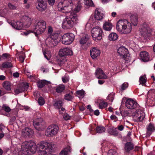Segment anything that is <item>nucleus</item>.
I'll return each instance as SVG.
<instances>
[{
  "mask_svg": "<svg viewBox=\"0 0 155 155\" xmlns=\"http://www.w3.org/2000/svg\"><path fill=\"white\" fill-rule=\"evenodd\" d=\"M2 109L4 110L5 111L9 112L11 110V109L10 107L6 105L5 104H4L2 106Z\"/></svg>",
  "mask_w": 155,
  "mask_h": 155,
  "instance_id": "nucleus-45",
  "label": "nucleus"
},
{
  "mask_svg": "<svg viewBox=\"0 0 155 155\" xmlns=\"http://www.w3.org/2000/svg\"><path fill=\"white\" fill-rule=\"evenodd\" d=\"M46 52L45 51H43V53L45 57L48 60H49L50 59V58L49 57H48L46 55Z\"/></svg>",
  "mask_w": 155,
  "mask_h": 155,
  "instance_id": "nucleus-64",
  "label": "nucleus"
},
{
  "mask_svg": "<svg viewBox=\"0 0 155 155\" xmlns=\"http://www.w3.org/2000/svg\"><path fill=\"white\" fill-rule=\"evenodd\" d=\"M63 117L65 120H68L70 118V117L67 114H65L63 116Z\"/></svg>",
  "mask_w": 155,
  "mask_h": 155,
  "instance_id": "nucleus-55",
  "label": "nucleus"
},
{
  "mask_svg": "<svg viewBox=\"0 0 155 155\" xmlns=\"http://www.w3.org/2000/svg\"><path fill=\"white\" fill-rule=\"evenodd\" d=\"M75 36L72 33H67L64 35L62 39H74Z\"/></svg>",
  "mask_w": 155,
  "mask_h": 155,
  "instance_id": "nucleus-36",
  "label": "nucleus"
},
{
  "mask_svg": "<svg viewBox=\"0 0 155 155\" xmlns=\"http://www.w3.org/2000/svg\"><path fill=\"white\" fill-rule=\"evenodd\" d=\"M16 51L17 53L16 54V56L17 57H18L19 60L20 61L23 62L25 59V53L23 51L18 52V51Z\"/></svg>",
  "mask_w": 155,
  "mask_h": 155,
  "instance_id": "nucleus-29",
  "label": "nucleus"
},
{
  "mask_svg": "<svg viewBox=\"0 0 155 155\" xmlns=\"http://www.w3.org/2000/svg\"><path fill=\"white\" fill-rule=\"evenodd\" d=\"M101 53L100 50L96 49L95 48H91L90 50V55L92 59L96 58L99 56Z\"/></svg>",
  "mask_w": 155,
  "mask_h": 155,
  "instance_id": "nucleus-22",
  "label": "nucleus"
},
{
  "mask_svg": "<svg viewBox=\"0 0 155 155\" xmlns=\"http://www.w3.org/2000/svg\"><path fill=\"white\" fill-rule=\"evenodd\" d=\"M47 7V2L44 0H39L36 4L37 8L41 12L44 11Z\"/></svg>",
  "mask_w": 155,
  "mask_h": 155,
  "instance_id": "nucleus-16",
  "label": "nucleus"
},
{
  "mask_svg": "<svg viewBox=\"0 0 155 155\" xmlns=\"http://www.w3.org/2000/svg\"><path fill=\"white\" fill-rule=\"evenodd\" d=\"M107 106V103L105 102H102L99 104V107L100 109H102L106 107Z\"/></svg>",
  "mask_w": 155,
  "mask_h": 155,
  "instance_id": "nucleus-46",
  "label": "nucleus"
},
{
  "mask_svg": "<svg viewBox=\"0 0 155 155\" xmlns=\"http://www.w3.org/2000/svg\"><path fill=\"white\" fill-rule=\"evenodd\" d=\"M116 28L118 31L125 34L130 33L132 30L131 24L125 19L119 20L117 23Z\"/></svg>",
  "mask_w": 155,
  "mask_h": 155,
  "instance_id": "nucleus-3",
  "label": "nucleus"
},
{
  "mask_svg": "<svg viewBox=\"0 0 155 155\" xmlns=\"http://www.w3.org/2000/svg\"><path fill=\"white\" fill-rule=\"evenodd\" d=\"M81 8V5L80 3H78L77 6L74 9V11L72 12L71 13H74L76 14L79 11Z\"/></svg>",
  "mask_w": 155,
  "mask_h": 155,
  "instance_id": "nucleus-44",
  "label": "nucleus"
},
{
  "mask_svg": "<svg viewBox=\"0 0 155 155\" xmlns=\"http://www.w3.org/2000/svg\"><path fill=\"white\" fill-rule=\"evenodd\" d=\"M38 102L40 105H43L45 103L44 99L42 97H40L38 99Z\"/></svg>",
  "mask_w": 155,
  "mask_h": 155,
  "instance_id": "nucleus-48",
  "label": "nucleus"
},
{
  "mask_svg": "<svg viewBox=\"0 0 155 155\" xmlns=\"http://www.w3.org/2000/svg\"><path fill=\"white\" fill-rule=\"evenodd\" d=\"M21 149L24 151L28 152L30 151L31 153L34 154L36 151V144L31 141H26L22 143Z\"/></svg>",
  "mask_w": 155,
  "mask_h": 155,
  "instance_id": "nucleus-4",
  "label": "nucleus"
},
{
  "mask_svg": "<svg viewBox=\"0 0 155 155\" xmlns=\"http://www.w3.org/2000/svg\"><path fill=\"white\" fill-rule=\"evenodd\" d=\"M114 98V95L113 94H109L107 98V100H109L111 102L113 101Z\"/></svg>",
  "mask_w": 155,
  "mask_h": 155,
  "instance_id": "nucleus-51",
  "label": "nucleus"
},
{
  "mask_svg": "<svg viewBox=\"0 0 155 155\" xmlns=\"http://www.w3.org/2000/svg\"><path fill=\"white\" fill-rule=\"evenodd\" d=\"M27 24H26V26L27 28L29 27L30 25H31V19L30 18L29 20H28V21H27Z\"/></svg>",
  "mask_w": 155,
  "mask_h": 155,
  "instance_id": "nucleus-56",
  "label": "nucleus"
},
{
  "mask_svg": "<svg viewBox=\"0 0 155 155\" xmlns=\"http://www.w3.org/2000/svg\"><path fill=\"white\" fill-rule=\"evenodd\" d=\"M33 131L31 128L26 127L22 131V135L25 138L30 137L33 134Z\"/></svg>",
  "mask_w": 155,
  "mask_h": 155,
  "instance_id": "nucleus-18",
  "label": "nucleus"
},
{
  "mask_svg": "<svg viewBox=\"0 0 155 155\" xmlns=\"http://www.w3.org/2000/svg\"><path fill=\"white\" fill-rule=\"evenodd\" d=\"M58 127L55 124H52L48 127L45 132V135L47 137H53L55 135L58 133Z\"/></svg>",
  "mask_w": 155,
  "mask_h": 155,
  "instance_id": "nucleus-7",
  "label": "nucleus"
},
{
  "mask_svg": "<svg viewBox=\"0 0 155 155\" xmlns=\"http://www.w3.org/2000/svg\"><path fill=\"white\" fill-rule=\"evenodd\" d=\"M85 92L83 90H80L77 91V94L80 98H83L84 96Z\"/></svg>",
  "mask_w": 155,
  "mask_h": 155,
  "instance_id": "nucleus-42",
  "label": "nucleus"
},
{
  "mask_svg": "<svg viewBox=\"0 0 155 155\" xmlns=\"http://www.w3.org/2000/svg\"><path fill=\"white\" fill-rule=\"evenodd\" d=\"M128 84L127 82L123 83L121 86V88L122 90H124L126 89L128 87Z\"/></svg>",
  "mask_w": 155,
  "mask_h": 155,
  "instance_id": "nucleus-50",
  "label": "nucleus"
},
{
  "mask_svg": "<svg viewBox=\"0 0 155 155\" xmlns=\"http://www.w3.org/2000/svg\"><path fill=\"white\" fill-rule=\"evenodd\" d=\"M61 41V39H46V45L49 47H52L56 46Z\"/></svg>",
  "mask_w": 155,
  "mask_h": 155,
  "instance_id": "nucleus-19",
  "label": "nucleus"
},
{
  "mask_svg": "<svg viewBox=\"0 0 155 155\" xmlns=\"http://www.w3.org/2000/svg\"><path fill=\"white\" fill-rule=\"evenodd\" d=\"M53 149V145L46 141H42L36 145V151L38 155H47Z\"/></svg>",
  "mask_w": 155,
  "mask_h": 155,
  "instance_id": "nucleus-2",
  "label": "nucleus"
},
{
  "mask_svg": "<svg viewBox=\"0 0 155 155\" xmlns=\"http://www.w3.org/2000/svg\"><path fill=\"white\" fill-rule=\"evenodd\" d=\"M140 58L144 62L147 61L149 60V56L148 53L146 51L141 52L140 53Z\"/></svg>",
  "mask_w": 155,
  "mask_h": 155,
  "instance_id": "nucleus-25",
  "label": "nucleus"
},
{
  "mask_svg": "<svg viewBox=\"0 0 155 155\" xmlns=\"http://www.w3.org/2000/svg\"><path fill=\"white\" fill-rule=\"evenodd\" d=\"M78 22V15L74 13H71L64 19L62 27L64 29H69L72 28Z\"/></svg>",
  "mask_w": 155,
  "mask_h": 155,
  "instance_id": "nucleus-1",
  "label": "nucleus"
},
{
  "mask_svg": "<svg viewBox=\"0 0 155 155\" xmlns=\"http://www.w3.org/2000/svg\"><path fill=\"white\" fill-rule=\"evenodd\" d=\"M13 76L15 78H18L19 76V74L18 72H15L13 73Z\"/></svg>",
  "mask_w": 155,
  "mask_h": 155,
  "instance_id": "nucleus-60",
  "label": "nucleus"
},
{
  "mask_svg": "<svg viewBox=\"0 0 155 155\" xmlns=\"http://www.w3.org/2000/svg\"><path fill=\"white\" fill-rule=\"evenodd\" d=\"M9 24L12 25V27L17 30H21L24 29V25L23 23L20 21H17L15 23L13 21L9 22Z\"/></svg>",
  "mask_w": 155,
  "mask_h": 155,
  "instance_id": "nucleus-21",
  "label": "nucleus"
},
{
  "mask_svg": "<svg viewBox=\"0 0 155 155\" xmlns=\"http://www.w3.org/2000/svg\"><path fill=\"white\" fill-rule=\"evenodd\" d=\"M48 38L50 39H58L59 35L58 33L53 32L52 27L49 26L48 27Z\"/></svg>",
  "mask_w": 155,
  "mask_h": 155,
  "instance_id": "nucleus-17",
  "label": "nucleus"
},
{
  "mask_svg": "<svg viewBox=\"0 0 155 155\" xmlns=\"http://www.w3.org/2000/svg\"><path fill=\"white\" fill-rule=\"evenodd\" d=\"M117 53L120 56L126 61H128L130 59L128 50L125 47L122 46L119 48L117 49Z\"/></svg>",
  "mask_w": 155,
  "mask_h": 155,
  "instance_id": "nucleus-10",
  "label": "nucleus"
},
{
  "mask_svg": "<svg viewBox=\"0 0 155 155\" xmlns=\"http://www.w3.org/2000/svg\"><path fill=\"white\" fill-rule=\"evenodd\" d=\"M87 108L91 112H92L93 111V110L91 108V106L90 105L87 106Z\"/></svg>",
  "mask_w": 155,
  "mask_h": 155,
  "instance_id": "nucleus-62",
  "label": "nucleus"
},
{
  "mask_svg": "<svg viewBox=\"0 0 155 155\" xmlns=\"http://www.w3.org/2000/svg\"><path fill=\"white\" fill-rule=\"evenodd\" d=\"M107 154L108 155H117L116 151L112 149L109 150Z\"/></svg>",
  "mask_w": 155,
  "mask_h": 155,
  "instance_id": "nucleus-52",
  "label": "nucleus"
},
{
  "mask_svg": "<svg viewBox=\"0 0 155 155\" xmlns=\"http://www.w3.org/2000/svg\"><path fill=\"white\" fill-rule=\"evenodd\" d=\"M65 88V86L64 85L62 84H60L56 87L55 91L57 93H60L64 91Z\"/></svg>",
  "mask_w": 155,
  "mask_h": 155,
  "instance_id": "nucleus-34",
  "label": "nucleus"
},
{
  "mask_svg": "<svg viewBox=\"0 0 155 155\" xmlns=\"http://www.w3.org/2000/svg\"><path fill=\"white\" fill-rule=\"evenodd\" d=\"M51 84L50 81L45 80H41L37 82V85L39 88H42L46 85Z\"/></svg>",
  "mask_w": 155,
  "mask_h": 155,
  "instance_id": "nucleus-27",
  "label": "nucleus"
},
{
  "mask_svg": "<svg viewBox=\"0 0 155 155\" xmlns=\"http://www.w3.org/2000/svg\"><path fill=\"white\" fill-rule=\"evenodd\" d=\"M87 39H81L80 41V43L81 44L83 45L87 42Z\"/></svg>",
  "mask_w": 155,
  "mask_h": 155,
  "instance_id": "nucleus-57",
  "label": "nucleus"
},
{
  "mask_svg": "<svg viewBox=\"0 0 155 155\" xmlns=\"http://www.w3.org/2000/svg\"><path fill=\"white\" fill-rule=\"evenodd\" d=\"M2 67L3 68H10L12 67L13 66L11 62L6 61L2 64Z\"/></svg>",
  "mask_w": 155,
  "mask_h": 155,
  "instance_id": "nucleus-39",
  "label": "nucleus"
},
{
  "mask_svg": "<svg viewBox=\"0 0 155 155\" xmlns=\"http://www.w3.org/2000/svg\"><path fill=\"white\" fill-rule=\"evenodd\" d=\"M118 38L117 34L114 32L111 33L109 35V39H117Z\"/></svg>",
  "mask_w": 155,
  "mask_h": 155,
  "instance_id": "nucleus-43",
  "label": "nucleus"
},
{
  "mask_svg": "<svg viewBox=\"0 0 155 155\" xmlns=\"http://www.w3.org/2000/svg\"><path fill=\"white\" fill-rule=\"evenodd\" d=\"M117 128L119 130L122 131L124 128V127L122 125H119L117 127Z\"/></svg>",
  "mask_w": 155,
  "mask_h": 155,
  "instance_id": "nucleus-59",
  "label": "nucleus"
},
{
  "mask_svg": "<svg viewBox=\"0 0 155 155\" xmlns=\"http://www.w3.org/2000/svg\"><path fill=\"white\" fill-rule=\"evenodd\" d=\"M2 57L3 58L5 59H8L10 58V56L9 54L8 53H5L2 54Z\"/></svg>",
  "mask_w": 155,
  "mask_h": 155,
  "instance_id": "nucleus-53",
  "label": "nucleus"
},
{
  "mask_svg": "<svg viewBox=\"0 0 155 155\" xmlns=\"http://www.w3.org/2000/svg\"><path fill=\"white\" fill-rule=\"evenodd\" d=\"M130 21L134 26H136L138 23V18L137 14H133L130 16Z\"/></svg>",
  "mask_w": 155,
  "mask_h": 155,
  "instance_id": "nucleus-26",
  "label": "nucleus"
},
{
  "mask_svg": "<svg viewBox=\"0 0 155 155\" xmlns=\"http://www.w3.org/2000/svg\"><path fill=\"white\" fill-rule=\"evenodd\" d=\"M67 61L66 58H60L57 60V62L59 65L62 66Z\"/></svg>",
  "mask_w": 155,
  "mask_h": 155,
  "instance_id": "nucleus-35",
  "label": "nucleus"
},
{
  "mask_svg": "<svg viewBox=\"0 0 155 155\" xmlns=\"http://www.w3.org/2000/svg\"><path fill=\"white\" fill-rule=\"evenodd\" d=\"M148 96L152 101L155 100V90L153 89L149 90L148 93Z\"/></svg>",
  "mask_w": 155,
  "mask_h": 155,
  "instance_id": "nucleus-32",
  "label": "nucleus"
},
{
  "mask_svg": "<svg viewBox=\"0 0 155 155\" xmlns=\"http://www.w3.org/2000/svg\"><path fill=\"white\" fill-rule=\"evenodd\" d=\"M97 133H102L104 132L106 130L105 128L102 126H97L96 128Z\"/></svg>",
  "mask_w": 155,
  "mask_h": 155,
  "instance_id": "nucleus-38",
  "label": "nucleus"
},
{
  "mask_svg": "<svg viewBox=\"0 0 155 155\" xmlns=\"http://www.w3.org/2000/svg\"><path fill=\"white\" fill-rule=\"evenodd\" d=\"M100 112L98 110H96L94 112V114L97 116H98Z\"/></svg>",
  "mask_w": 155,
  "mask_h": 155,
  "instance_id": "nucleus-63",
  "label": "nucleus"
},
{
  "mask_svg": "<svg viewBox=\"0 0 155 155\" xmlns=\"http://www.w3.org/2000/svg\"><path fill=\"white\" fill-rule=\"evenodd\" d=\"M135 110V112L132 114L133 119L137 122L142 121L145 117L144 112L140 109V107L136 109Z\"/></svg>",
  "mask_w": 155,
  "mask_h": 155,
  "instance_id": "nucleus-9",
  "label": "nucleus"
},
{
  "mask_svg": "<svg viewBox=\"0 0 155 155\" xmlns=\"http://www.w3.org/2000/svg\"><path fill=\"white\" fill-rule=\"evenodd\" d=\"M46 22L43 20H40L34 24V33L36 37L43 33L46 29Z\"/></svg>",
  "mask_w": 155,
  "mask_h": 155,
  "instance_id": "nucleus-6",
  "label": "nucleus"
},
{
  "mask_svg": "<svg viewBox=\"0 0 155 155\" xmlns=\"http://www.w3.org/2000/svg\"><path fill=\"white\" fill-rule=\"evenodd\" d=\"M96 77L99 79H106L107 76L105 74L103 71L100 68L97 69L95 72Z\"/></svg>",
  "mask_w": 155,
  "mask_h": 155,
  "instance_id": "nucleus-20",
  "label": "nucleus"
},
{
  "mask_svg": "<svg viewBox=\"0 0 155 155\" xmlns=\"http://www.w3.org/2000/svg\"><path fill=\"white\" fill-rule=\"evenodd\" d=\"M125 105L128 109L131 110L134 109L136 110L140 107L136 101L130 98L126 100L125 103Z\"/></svg>",
  "mask_w": 155,
  "mask_h": 155,
  "instance_id": "nucleus-13",
  "label": "nucleus"
},
{
  "mask_svg": "<svg viewBox=\"0 0 155 155\" xmlns=\"http://www.w3.org/2000/svg\"><path fill=\"white\" fill-rule=\"evenodd\" d=\"M48 2L49 5L52 6L55 2V0H48Z\"/></svg>",
  "mask_w": 155,
  "mask_h": 155,
  "instance_id": "nucleus-54",
  "label": "nucleus"
},
{
  "mask_svg": "<svg viewBox=\"0 0 155 155\" xmlns=\"http://www.w3.org/2000/svg\"><path fill=\"white\" fill-rule=\"evenodd\" d=\"M99 9L97 8L95 11L94 18L97 20H100L103 18V14L101 13L98 11Z\"/></svg>",
  "mask_w": 155,
  "mask_h": 155,
  "instance_id": "nucleus-28",
  "label": "nucleus"
},
{
  "mask_svg": "<svg viewBox=\"0 0 155 155\" xmlns=\"http://www.w3.org/2000/svg\"><path fill=\"white\" fill-rule=\"evenodd\" d=\"M146 129L147 130V135L150 136L152 133L155 130V127L153 124L151 123L147 126Z\"/></svg>",
  "mask_w": 155,
  "mask_h": 155,
  "instance_id": "nucleus-23",
  "label": "nucleus"
},
{
  "mask_svg": "<svg viewBox=\"0 0 155 155\" xmlns=\"http://www.w3.org/2000/svg\"><path fill=\"white\" fill-rule=\"evenodd\" d=\"M110 119L112 120H117V117L115 115H112L110 117Z\"/></svg>",
  "mask_w": 155,
  "mask_h": 155,
  "instance_id": "nucleus-61",
  "label": "nucleus"
},
{
  "mask_svg": "<svg viewBox=\"0 0 155 155\" xmlns=\"http://www.w3.org/2000/svg\"><path fill=\"white\" fill-rule=\"evenodd\" d=\"M73 4L68 0H64L63 2H59L58 8L61 11L64 13L70 12L72 9Z\"/></svg>",
  "mask_w": 155,
  "mask_h": 155,
  "instance_id": "nucleus-5",
  "label": "nucleus"
},
{
  "mask_svg": "<svg viewBox=\"0 0 155 155\" xmlns=\"http://www.w3.org/2000/svg\"><path fill=\"white\" fill-rule=\"evenodd\" d=\"M74 39H61V41L63 44L68 45L71 44Z\"/></svg>",
  "mask_w": 155,
  "mask_h": 155,
  "instance_id": "nucleus-41",
  "label": "nucleus"
},
{
  "mask_svg": "<svg viewBox=\"0 0 155 155\" xmlns=\"http://www.w3.org/2000/svg\"><path fill=\"white\" fill-rule=\"evenodd\" d=\"M134 147V145L130 142L127 143L125 145V150L127 152H129L132 150Z\"/></svg>",
  "mask_w": 155,
  "mask_h": 155,
  "instance_id": "nucleus-31",
  "label": "nucleus"
},
{
  "mask_svg": "<svg viewBox=\"0 0 155 155\" xmlns=\"http://www.w3.org/2000/svg\"><path fill=\"white\" fill-rule=\"evenodd\" d=\"M145 77L144 76H141L139 79V81L140 84H144L146 82V81L145 79Z\"/></svg>",
  "mask_w": 155,
  "mask_h": 155,
  "instance_id": "nucleus-49",
  "label": "nucleus"
},
{
  "mask_svg": "<svg viewBox=\"0 0 155 155\" xmlns=\"http://www.w3.org/2000/svg\"><path fill=\"white\" fill-rule=\"evenodd\" d=\"M140 31V34L144 37V39H147L148 38H149L151 35L152 30L146 24H144L141 26Z\"/></svg>",
  "mask_w": 155,
  "mask_h": 155,
  "instance_id": "nucleus-8",
  "label": "nucleus"
},
{
  "mask_svg": "<svg viewBox=\"0 0 155 155\" xmlns=\"http://www.w3.org/2000/svg\"><path fill=\"white\" fill-rule=\"evenodd\" d=\"M89 36L87 34H83V37L81 39H89Z\"/></svg>",
  "mask_w": 155,
  "mask_h": 155,
  "instance_id": "nucleus-58",
  "label": "nucleus"
},
{
  "mask_svg": "<svg viewBox=\"0 0 155 155\" xmlns=\"http://www.w3.org/2000/svg\"><path fill=\"white\" fill-rule=\"evenodd\" d=\"M63 105V103L61 101H56L54 104V106L55 108L59 109Z\"/></svg>",
  "mask_w": 155,
  "mask_h": 155,
  "instance_id": "nucleus-40",
  "label": "nucleus"
},
{
  "mask_svg": "<svg viewBox=\"0 0 155 155\" xmlns=\"http://www.w3.org/2000/svg\"><path fill=\"white\" fill-rule=\"evenodd\" d=\"M72 149L69 146L64 148L60 152L59 155H69L71 153Z\"/></svg>",
  "mask_w": 155,
  "mask_h": 155,
  "instance_id": "nucleus-24",
  "label": "nucleus"
},
{
  "mask_svg": "<svg viewBox=\"0 0 155 155\" xmlns=\"http://www.w3.org/2000/svg\"><path fill=\"white\" fill-rule=\"evenodd\" d=\"M103 27L104 30L110 31L112 28V25L110 22H106L104 23Z\"/></svg>",
  "mask_w": 155,
  "mask_h": 155,
  "instance_id": "nucleus-30",
  "label": "nucleus"
},
{
  "mask_svg": "<svg viewBox=\"0 0 155 155\" xmlns=\"http://www.w3.org/2000/svg\"><path fill=\"white\" fill-rule=\"evenodd\" d=\"M92 36L93 38L96 39L97 37H99V39H102L101 36L102 31L101 28L99 26H96L93 28L91 31Z\"/></svg>",
  "mask_w": 155,
  "mask_h": 155,
  "instance_id": "nucleus-14",
  "label": "nucleus"
},
{
  "mask_svg": "<svg viewBox=\"0 0 155 155\" xmlns=\"http://www.w3.org/2000/svg\"><path fill=\"white\" fill-rule=\"evenodd\" d=\"M45 123L42 118H37L33 122V125L35 128L39 131L44 129Z\"/></svg>",
  "mask_w": 155,
  "mask_h": 155,
  "instance_id": "nucleus-12",
  "label": "nucleus"
},
{
  "mask_svg": "<svg viewBox=\"0 0 155 155\" xmlns=\"http://www.w3.org/2000/svg\"><path fill=\"white\" fill-rule=\"evenodd\" d=\"M3 87L7 91H11V83L8 81L4 82L3 83Z\"/></svg>",
  "mask_w": 155,
  "mask_h": 155,
  "instance_id": "nucleus-33",
  "label": "nucleus"
},
{
  "mask_svg": "<svg viewBox=\"0 0 155 155\" xmlns=\"http://www.w3.org/2000/svg\"><path fill=\"white\" fill-rule=\"evenodd\" d=\"M8 6L9 8L10 9L15 10L17 9V7L15 5L12 4L10 2L8 3Z\"/></svg>",
  "mask_w": 155,
  "mask_h": 155,
  "instance_id": "nucleus-47",
  "label": "nucleus"
},
{
  "mask_svg": "<svg viewBox=\"0 0 155 155\" xmlns=\"http://www.w3.org/2000/svg\"><path fill=\"white\" fill-rule=\"evenodd\" d=\"M29 87L28 83L23 82L19 85L15 89L14 92L15 95L24 92L27 90Z\"/></svg>",
  "mask_w": 155,
  "mask_h": 155,
  "instance_id": "nucleus-11",
  "label": "nucleus"
},
{
  "mask_svg": "<svg viewBox=\"0 0 155 155\" xmlns=\"http://www.w3.org/2000/svg\"><path fill=\"white\" fill-rule=\"evenodd\" d=\"M73 93L71 91L70 93L66 94L64 96L65 100L68 101H71L73 99Z\"/></svg>",
  "mask_w": 155,
  "mask_h": 155,
  "instance_id": "nucleus-37",
  "label": "nucleus"
},
{
  "mask_svg": "<svg viewBox=\"0 0 155 155\" xmlns=\"http://www.w3.org/2000/svg\"><path fill=\"white\" fill-rule=\"evenodd\" d=\"M73 52L70 48H64L61 49L59 51V55L61 57L72 55Z\"/></svg>",
  "mask_w": 155,
  "mask_h": 155,
  "instance_id": "nucleus-15",
  "label": "nucleus"
}]
</instances>
